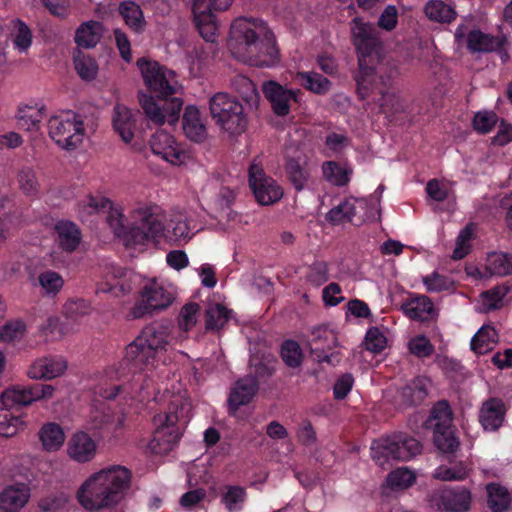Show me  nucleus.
I'll list each match as a JSON object with an SVG mask.
<instances>
[{"instance_id":"obj_22","label":"nucleus","mask_w":512,"mask_h":512,"mask_svg":"<svg viewBox=\"0 0 512 512\" xmlns=\"http://www.w3.org/2000/svg\"><path fill=\"white\" fill-rule=\"evenodd\" d=\"M126 272L121 267L115 265H107L101 274V280L97 282V293H110L115 297L126 295L130 292L131 287L123 278Z\"/></svg>"},{"instance_id":"obj_28","label":"nucleus","mask_w":512,"mask_h":512,"mask_svg":"<svg viewBox=\"0 0 512 512\" xmlns=\"http://www.w3.org/2000/svg\"><path fill=\"white\" fill-rule=\"evenodd\" d=\"M125 24L136 34L146 30L147 21L139 4L131 0L122 1L118 7Z\"/></svg>"},{"instance_id":"obj_54","label":"nucleus","mask_w":512,"mask_h":512,"mask_svg":"<svg viewBox=\"0 0 512 512\" xmlns=\"http://www.w3.org/2000/svg\"><path fill=\"white\" fill-rule=\"evenodd\" d=\"M110 204V200L103 196L87 195L78 203V212L82 218H85L104 211Z\"/></svg>"},{"instance_id":"obj_45","label":"nucleus","mask_w":512,"mask_h":512,"mask_svg":"<svg viewBox=\"0 0 512 512\" xmlns=\"http://www.w3.org/2000/svg\"><path fill=\"white\" fill-rule=\"evenodd\" d=\"M295 79L307 90L315 94H325L330 90V81L319 73L298 72Z\"/></svg>"},{"instance_id":"obj_25","label":"nucleus","mask_w":512,"mask_h":512,"mask_svg":"<svg viewBox=\"0 0 512 512\" xmlns=\"http://www.w3.org/2000/svg\"><path fill=\"white\" fill-rule=\"evenodd\" d=\"M506 406L499 398H490L483 402L479 413V420L486 431H495L504 422Z\"/></svg>"},{"instance_id":"obj_2","label":"nucleus","mask_w":512,"mask_h":512,"mask_svg":"<svg viewBox=\"0 0 512 512\" xmlns=\"http://www.w3.org/2000/svg\"><path fill=\"white\" fill-rule=\"evenodd\" d=\"M169 332L161 325H149L126 346L123 360L110 366L106 375L110 379H120L131 374V379L122 385L100 388L98 393L105 399H115L122 395L125 400L143 403L155 398V385L149 372L154 368L159 353L169 345Z\"/></svg>"},{"instance_id":"obj_27","label":"nucleus","mask_w":512,"mask_h":512,"mask_svg":"<svg viewBox=\"0 0 512 512\" xmlns=\"http://www.w3.org/2000/svg\"><path fill=\"white\" fill-rule=\"evenodd\" d=\"M182 126L185 135L192 141L201 142L207 136V129L201 118L200 111L195 106L186 107Z\"/></svg>"},{"instance_id":"obj_8","label":"nucleus","mask_w":512,"mask_h":512,"mask_svg":"<svg viewBox=\"0 0 512 512\" xmlns=\"http://www.w3.org/2000/svg\"><path fill=\"white\" fill-rule=\"evenodd\" d=\"M382 193L383 186L380 185L368 199L347 198L327 213V219L334 225L352 222L354 218L360 222L379 220Z\"/></svg>"},{"instance_id":"obj_35","label":"nucleus","mask_w":512,"mask_h":512,"mask_svg":"<svg viewBox=\"0 0 512 512\" xmlns=\"http://www.w3.org/2000/svg\"><path fill=\"white\" fill-rule=\"evenodd\" d=\"M429 381L425 378H415L402 388L399 396L401 405L411 406L421 403L427 396Z\"/></svg>"},{"instance_id":"obj_37","label":"nucleus","mask_w":512,"mask_h":512,"mask_svg":"<svg viewBox=\"0 0 512 512\" xmlns=\"http://www.w3.org/2000/svg\"><path fill=\"white\" fill-rule=\"evenodd\" d=\"M510 288L506 285H497L479 296L477 310L481 313H488L502 306L504 297L509 293Z\"/></svg>"},{"instance_id":"obj_51","label":"nucleus","mask_w":512,"mask_h":512,"mask_svg":"<svg viewBox=\"0 0 512 512\" xmlns=\"http://www.w3.org/2000/svg\"><path fill=\"white\" fill-rule=\"evenodd\" d=\"M38 283L45 296H56L64 286L63 277L52 270H46L38 275Z\"/></svg>"},{"instance_id":"obj_32","label":"nucleus","mask_w":512,"mask_h":512,"mask_svg":"<svg viewBox=\"0 0 512 512\" xmlns=\"http://www.w3.org/2000/svg\"><path fill=\"white\" fill-rule=\"evenodd\" d=\"M56 242L59 247L66 251H74L81 240V232L79 228L70 221H59L55 225Z\"/></svg>"},{"instance_id":"obj_14","label":"nucleus","mask_w":512,"mask_h":512,"mask_svg":"<svg viewBox=\"0 0 512 512\" xmlns=\"http://www.w3.org/2000/svg\"><path fill=\"white\" fill-rule=\"evenodd\" d=\"M471 501V492L465 487L439 488L427 496L429 507L441 512H467Z\"/></svg>"},{"instance_id":"obj_49","label":"nucleus","mask_w":512,"mask_h":512,"mask_svg":"<svg viewBox=\"0 0 512 512\" xmlns=\"http://www.w3.org/2000/svg\"><path fill=\"white\" fill-rule=\"evenodd\" d=\"M322 173L331 184L344 186L350 181L351 170L334 161H327L322 165Z\"/></svg>"},{"instance_id":"obj_34","label":"nucleus","mask_w":512,"mask_h":512,"mask_svg":"<svg viewBox=\"0 0 512 512\" xmlns=\"http://www.w3.org/2000/svg\"><path fill=\"white\" fill-rule=\"evenodd\" d=\"M423 12L430 21L436 23H451L457 17L455 8L442 0H429Z\"/></svg>"},{"instance_id":"obj_21","label":"nucleus","mask_w":512,"mask_h":512,"mask_svg":"<svg viewBox=\"0 0 512 512\" xmlns=\"http://www.w3.org/2000/svg\"><path fill=\"white\" fill-rule=\"evenodd\" d=\"M68 369V362L62 356L38 358L27 369V376L32 380H52L61 377Z\"/></svg>"},{"instance_id":"obj_38","label":"nucleus","mask_w":512,"mask_h":512,"mask_svg":"<svg viewBox=\"0 0 512 512\" xmlns=\"http://www.w3.org/2000/svg\"><path fill=\"white\" fill-rule=\"evenodd\" d=\"M498 341V334L494 327L483 325L471 339V349L476 354H485L491 351Z\"/></svg>"},{"instance_id":"obj_10","label":"nucleus","mask_w":512,"mask_h":512,"mask_svg":"<svg viewBox=\"0 0 512 512\" xmlns=\"http://www.w3.org/2000/svg\"><path fill=\"white\" fill-rule=\"evenodd\" d=\"M209 110L216 125L231 135L241 134L247 126L242 104L227 93L214 94L209 101Z\"/></svg>"},{"instance_id":"obj_13","label":"nucleus","mask_w":512,"mask_h":512,"mask_svg":"<svg viewBox=\"0 0 512 512\" xmlns=\"http://www.w3.org/2000/svg\"><path fill=\"white\" fill-rule=\"evenodd\" d=\"M232 0H194L192 10L196 26L207 42H214L218 25L214 16L215 11H223L230 7Z\"/></svg>"},{"instance_id":"obj_41","label":"nucleus","mask_w":512,"mask_h":512,"mask_svg":"<svg viewBox=\"0 0 512 512\" xmlns=\"http://www.w3.org/2000/svg\"><path fill=\"white\" fill-rule=\"evenodd\" d=\"M108 209L109 214L107 217V222L109 226L112 228L116 236L123 239L126 246L132 247V243L129 242L130 224H125L126 217L124 215L123 209L120 206H113L112 203Z\"/></svg>"},{"instance_id":"obj_59","label":"nucleus","mask_w":512,"mask_h":512,"mask_svg":"<svg viewBox=\"0 0 512 512\" xmlns=\"http://www.w3.org/2000/svg\"><path fill=\"white\" fill-rule=\"evenodd\" d=\"M229 318V311L220 304L211 305L206 311V327L220 329Z\"/></svg>"},{"instance_id":"obj_58","label":"nucleus","mask_w":512,"mask_h":512,"mask_svg":"<svg viewBox=\"0 0 512 512\" xmlns=\"http://www.w3.org/2000/svg\"><path fill=\"white\" fill-rule=\"evenodd\" d=\"M200 312V306L197 303H186L180 310L178 316V325L181 330L189 331L197 323Z\"/></svg>"},{"instance_id":"obj_40","label":"nucleus","mask_w":512,"mask_h":512,"mask_svg":"<svg viewBox=\"0 0 512 512\" xmlns=\"http://www.w3.org/2000/svg\"><path fill=\"white\" fill-rule=\"evenodd\" d=\"M26 422L22 416L14 415L9 408L0 407V436L11 438L24 431Z\"/></svg>"},{"instance_id":"obj_16","label":"nucleus","mask_w":512,"mask_h":512,"mask_svg":"<svg viewBox=\"0 0 512 512\" xmlns=\"http://www.w3.org/2000/svg\"><path fill=\"white\" fill-rule=\"evenodd\" d=\"M199 214L193 210L175 212L165 225L163 238L174 241H188L203 229Z\"/></svg>"},{"instance_id":"obj_31","label":"nucleus","mask_w":512,"mask_h":512,"mask_svg":"<svg viewBox=\"0 0 512 512\" xmlns=\"http://www.w3.org/2000/svg\"><path fill=\"white\" fill-rule=\"evenodd\" d=\"M505 41V37H494L480 30H472L467 35V48L473 53H488L502 47Z\"/></svg>"},{"instance_id":"obj_15","label":"nucleus","mask_w":512,"mask_h":512,"mask_svg":"<svg viewBox=\"0 0 512 512\" xmlns=\"http://www.w3.org/2000/svg\"><path fill=\"white\" fill-rule=\"evenodd\" d=\"M249 185L261 205H271L283 196L282 188L266 175L261 162L256 159L249 166Z\"/></svg>"},{"instance_id":"obj_18","label":"nucleus","mask_w":512,"mask_h":512,"mask_svg":"<svg viewBox=\"0 0 512 512\" xmlns=\"http://www.w3.org/2000/svg\"><path fill=\"white\" fill-rule=\"evenodd\" d=\"M98 453V442L89 433L79 430L74 432L66 444L68 458L77 464L92 462Z\"/></svg>"},{"instance_id":"obj_57","label":"nucleus","mask_w":512,"mask_h":512,"mask_svg":"<svg viewBox=\"0 0 512 512\" xmlns=\"http://www.w3.org/2000/svg\"><path fill=\"white\" fill-rule=\"evenodd\" d=\"M423 284L430 293H439L443 291H452L454 289V281L438 272L423 277Z\"/></svg>"},{"instance_id":"obj_46","label":"nucleus","mask_w":512,"mask_h":512,"mask_svg":"<svg viewBox=\"0 0 512 512\" xmlns=\"http://www.w3.org/2000/svg\"><path fill=\"white\" fill-rule=\"evenodd\" d=\"M486 267L493 276H506L512 274L511 254L504 252H492L486 258Z\"/></svg>"},{"instance_id":"obj_52","label":"nucleus","mask_w":512,"mask_h":512,"mask_svg":"<svg viewBox=\"0 0 512 512\" xmlns=\"http://www.w3.org/2000/svg\"><path fill=\"white\" fill-rule=\"evenodd\" d=\"M13 46L20 53H25L32 45V32L29 27L22 21L13 22L11 32Z\"/></svg>"},{"instance_id":"obj_63","label":"nucleus","mask_w":512,"mask_h":512,"mask_svg":"<svg viewBox=\"0 0 512 512\" xmlns=\"http://www.w3.org/2000/svg\"><path fill=\"white\" fill-rule=\"evenodd\" d=\"M408 349L411 354L418 358H426L433 354L434 346L424 335H417L408 342Z\"/></svg>"},{"instance_id":"obj_20","label":"nucleus","mask_w":512,"mask_h":512,"mask_svg":"<svg viewBox=\"0 0 512 512\" xmlns=\"http://www.w3.org/2000/svg\"><path fill=\"white\" fill-rule=\"evenodd\" d=\"M262 90L277 116H286L292 103L298 101L299 90L288 89L280 83L269 80L263 83Z\"/></svg>"},{"instance_id":"obj_60","label":"nucleus","mask_w":512,"mask_h":512,"mask_svg":"<svg viewBox=\"0 0 512 512\" xmlns=\"http://www.w3.org/2000/svg\"><path fill=\"white\" fill-rule=\"evenodd\" d=\"M434 443L444 453H453L459 446L451 428L434 430Z\"/></svg>"},{"instance_id":"obj_44","label":"nucleus","mask_w":512,"mask_h":512,"mask_svg":"<svg viewBox=\"0 0 512 512\" xmlns=\"http://www.w3.org/2000/svg\"><path fill=\"white\" fill-rule=\"evenodd\" d=\"M247 499L245 488L238 485L224 487L221 502L228 512H240Z\"/></svg>"},{"instance_id":"obj_23","label":"nucleus","mask_w":512,"mask_h":512,"mask_svg":"<svg viewBox=\"0 0 512 512\" xmlns=\"http://www.w3.org/2000/svg\"><path fill=\"white\" fill-rule=\"evenodd\" d=\"M112 125L123 142L131 143L137 129V113L117 103L113 108Z\"/></svg>"},{"instance_id":"obj_29","label":"nucleus","mask_w":512,"mask_h":512,"mask_svg":"<svg viewBox=\"0 0 512 512\" xmlns=\"http://www.w3.org/2000/svg\"><path fill=\"white\" fill-rule=\"evenodd\" d=\"M285 170L295 189L302 190L311 177L312 166L305 157H298L289 159Z\"/></svg>"},{"instance_id":"obj_55","label":"nucleus","mask_w":512,"mask_h":512,"mask_svg":"<svg viewBox=\"0 0 512 512\" xmlns=\"http://www.w3.org/2000/svg\"><path fill=\"white\" fill-rule=\"evenodd\" d=\"M469 475L468 468L463 463L451 466L441 465L433 472V477L441 481H462Z\"/></svg>"},{"instance_id":"obj_24","label":"nucleus","mask_w":512,"mask_h":512,"mask_svg":"<svg viewBox=\"0 0 512 512\" xmlns=\"http://www.w3.org/2000/svg\"><path fill=\"white\" fill-rule=\"evenodd\" d=\"M30 499V489L26 484H13L0 492V511L19 512Z\"/></svg>"},{"instance_id":"obj_33","label":"nucleus","mask_w":512,"mask_h":512,"mask_svg":"<svg viewBox=\"0 0 512 512\" xmlns=\"http://www.w3.org/2000/svg\"><path fill=\"white\" fill-rule=\"evenodd\" d=\"M38 435L43 449L47 452L58 451L65 442V433L62 427L54 422L44 424Z\"/></svg>"},{"instance_id":"obj_64","label":"nucleus","mask_w":512,"mask_h":512,"mask_svg":"<svg viewBox=\"0 0 512 512\" xmlns=\"http://www.w3.org/2000/svg\"><path fill=\"white\" fill-rule=\"evenodd\" d=\"M473 237V225L469 224L462 229L456 240V247L453 251V258L456 260L464 258L470 251V241Z\"/></svg>"},{"instance_id":"obj_6","label":"nucleus","mask_w":512,"mask_h":512,"mask_svg":"<svg viewBox=\"0 0 512 512\" xmlns=\"http://www.w3.org/2000/svg\"><path fill=\"white\" fill-rule=\"evenodd\" d=\"M132 247L145 246L163 237L165 223L162 209L152 203H137L129 212Z\"/></svg>"},{"instance_id":"obj_42","label":"nucleus","mask_w":512,"mask_h":512,"mask_svg":"<svg viewBox=\"0 0 512 512\" xmlns=\"http://www.w3.org/2000/svg\"><path fill=\"white\" fill-rule=\"evenodd\" d=\"M233 88L240 95L242 100L250 107L257 108L260 101V95L255 84L246 76L238 75L233 79Z\"/></svg>"},{"instance_id":"obj_19","label":"nucleus","mask_w":512,"mask_h":512,"mask_svg":"<svg viewBox=\"0 0 512 512\" xmlns=\"http://www.w3.org/2000/svg\"><path fill=\"white\" fill-rule=\"evenodd\" d=\"M308 344L317 362L333 363L335 355L329 352L338 345V337L333 329L325 325L315 327Z\"/></svg>"},{"instance_id":"obj_1","label":"nucleus","mask_w":512,"mask_h":512,"mask_svg":"<svg viewBox=\"0 0 512 512\" xmlns=\"http://www.w3.org/2000/svg\"><path fill=\"white\" fill-rule=\"evenodd\" d=\"M350 31L358 56L359 71L355 80L359 97L372 100L384 112L393 110L399 101L398 95L390 89L398 75L397 62L386 56L373 24L355 17L350 23Z\"/></svg>"},{"instance_id":"obj_3","label":"nucleus","mask_w":512,"mask_h":512,"mask_svg":"<svg viewBox=\"0 0 512 512\" xmlns=\"http://www.w3.org/2000/svg\"><path fill=\"white\" fill-rule=\"evenodd\" d=\"M228 47L236 59L253 66L269 67L278 60L275 37L260 20L236 19L231 25Z\"/></svg>"},{"instance_id":"obj_5","label":"nucleus","mask_w":512,"mask_h":512,"mask_svg":"<svg viewBox=\"0 0 512 512\" xmlns=\"http://www.w3.org/2000/svg\"><path fill=\"white\" fill-rule=\"evenodd\" d=\"M191 403L183 395L172 397L167 409L153 418L154 432L147 441V451L152 454L170 452L182 435V426L190 419Z\"/></svg>"},{"instance_id":"obj_36","label":"nucleus","mask_w":512,"mask_h":512,"mask_svg":"<svg viewBox=\"0 0 512 512\" xmlns=\"http://www.w3.org/2000/svg\"><path fill=\"white\" fill-rule=\"evenodd\" d=\"M34 402L32 386H16L4 390L0 397V403L5 408L16 406H28Z\"/></svg>"},{"instance_id":"obj_7","label":"nucleus","mask_w":512,"mask_h":512,"mask_svg":"<svg viewBox=\"0 0 512 512\" xmlns=\"http://www.w3.org/2000/svg\"><path fill=\"white\" fill-rule=\"evenodd\" d=\"M176 296L177 289L173 284L163 279L150 278L144 282L129 315L133 319H140L166 310L173 304Z\"/></svg>"},{"instance_id":"obj_62","label":"nucleus","mask_w":512,"mask_h":512,"mask_svg":"<svg viewBox=\"0 0 512 512\" xmlns=\"http://www.w3.org/2000/svg\"><path fill=\"white\" fill-rule=\"evenodd\" d=\"M307 281L319 287L329 279L328 264L324 261H315L312 263L306 274Z\"/></svg>"},{"instance_id":"obj_61","label":"nucleus","mask_w":512,"mask_h":512,"mask_svg":"<svg viewBox=\"0 0 512 512\" xmlns=\"http://www.w3.org/2000/svg\"><path fill=\"white\" fill-rule=\"evenodd\" d=\"M26 331V326L23 321L15 320L7 322L0 328V341L10 343L20 340Z\"/></svg>"},{"instance_id":"obj_53","label":"nucleus","mask_w":512,"mask_h":512,"mask_svg":"<svg viewBox=\"0 0 512 512\" xmlns=\"http://www.w3.org/2000/svg\"><path fill=\"white\" fill-rule=\"evenodd\" d=\"M452 420V410L448 402L440 401L433 407L430 417V424L433 430L450 429Z\"/></svg>"},{"instance_id":"obj_56","label":"nucleus","mask_w":512,"mask_h":512,"mask_svg":"<svg viewBox=\"0 0 512 512\" xmlns=\"http://www.w3.org/2000/svg\"><path fill=\"white\" fill-rule=\"evenodd\" d=\"M74 67L78 75L86 81L93 80L98 73L96 61L91 56L81 52L74 56Z\"/></svg>"},{"instance_id":"obj_12","label":"nucleus","mask_w":512,"mask_h":512,"mask_svg":"<svg viewBox=\"0 0 512 512\" xmlns=\"http://www.w3.org/2000/svg\"><path fill=\"white\" fill-rule=\"evenodd\" d=\"M146 86L161 99L176 93L175 73L161 66L158 62L144 58L137 61Z\"/></svg>"},{"instance_id":"obj_9","label":"nucleus","mask_w":512,"mask_h":512,"mask_svg":"<svg viewBox=\"0 0 512 512\" xmlns=\"http://www.w3.org/2000/svg\"><path fill=\"white\" fill-rule=\"evenodd\" d=\"M421 450L418 440L404 433H397L373 441L371 457L378 466L385 467L390 459L409 461L420 454Z\"/></svg>"},{"instance_id":"obj_4","label":"nucleus","mask_w":512,"mask_h":512,"mask_svg":"<svg viewBox=\"0 0 512 512\" xmlns=\"http://www.w3.org/2000/svg\"><path fill=\"white\" fill-rule=\"evenodd\" d=\"M131 472L124 466L111 465L90 474L79 486L76 498L87 511L116 506L127 493Z\"/></svg>"},{"instance_id":"obj_48","label":"nucleus","mask_w":512,"mask_h":512,"mask_svg":"<svg viewBox=\"0 0 512 512\" xmlns=\"http://www.w3.org/2000/svg\"><path fill=\"white\" fill-rule=\"evenodd\" d=\"M416 481V474L407 467L391 471L386 478V486L394 491H402L411 487Z\"/></svg>"},{"instance_id":"obj_11","label":"nucleus","mask_w":512,"mask_h":512,"mask_svg":"<svg viewBox=\"0 0 512 512\" xmlns=\"http://www.w3.org/2000/svg\"><path fill=\"white\" fill-rule=\"evenodd\" d=\"M48 129L51 139L65 150L76 149L86 136L83 117L72 111L52 116L48 122Z\"/></svg>"},{"instance_id":"obj_43","label":"nucleus","mask_w":512,"mask_h":512,"mask_svg":"<svg viewBox=\"0 0 512 512\" xmlns=\"http://www.w3.org/2000/svg\"><path fill=\"white\" fill-rule=\"evenodd\" d=\"M405 313L414 320H429L434 313L431 300L426 296H419L404 305Z\"/></svg>"},{"instance_id":"obj_39","label":"nucleus","mask_w":512,"mask_h":512,"mask_svg":"<svg viewBox=\"0 0 512 512\" xmlns=\"http://www.w3.org/2000/svg\"><path fill=\"white\" fill-rule=\"evenodd\" d=\"M43 118V108L38 106H20L16 114L19 128L26 131L38 130Z\"/></svg>"},{"instance_id":"obj_17","label":"nucleus","mask_w":512,"mask_h":512,"mask_svg":"<svg viewBox=\"0 0 512 512\" xmlns=\"http://www.w3.org/2000/svg\"><path fill=\"white\" fill-rule=\"evenodd\" d=\"M150 148L154 155L174 166L187 164L191 160L189 152L175 138L163 131H157L150 139Z\"/></svg>"},{"instance_id":"obj_26","label":"nucleus","mask_w":512,"mask_h":512,"mask_svg":"<svg viewBox=\"0 0 512 512\" xmlns=\"http://www.w3.org/2000/svg\"><path fill=\"white\" fill-rule=\"evenodd\" d=\"M258 389L256 378L246 376L239 379L231 389L228 404L230 410L235 413L240 406L248 404L255 396Z\"/></svg>"},{"instance_id":"obj_50","label":"nucleus","mask_w":512,"mask_h":512,"mask_svg":"<svg viewBox=\"0 0 512 512\" xmlns=\"http://www.w3.org/2000/svg\"><path fill=\"white\" fill-rule=\"evenodd\" d=\"M139 101L146 116L155 124L162 125L166 121V110L160 105L153 96L141 93Z\"/></svg>"},{"instance_id":"obj_47","label":"nucleus","mask_w":512,"mask_h":512,"mask_svg":"<svg viewBox=\"0 0 512 512\" xmlns=\"http://www.w3.org/2000/svg\"><path fill=\"white\" fill-rule=\"evenodd\" d=\"M488 494V506L493 512H505L510 505V494L508 490L495 483L488 484L486 487Z\"/></svg>"},{"instance_id":"obj_30","label":"nucleus","mask_w":512,"mask_h":512,"mask_svg":"<svg viewBox=\"0 0 512 512\" xmlns=\"http://www.w3.org/2000/svg\"><path fill=\"white\" fill-rule=\"evenodd\" d=\"M103 35V25L99 21H86L79 25L75 31V43L77 46L90 49L94 48Z\"/></svg>"}]
</instances>
